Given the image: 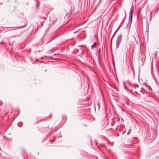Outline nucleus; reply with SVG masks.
<instances>
[{
  "mask_svg": "<svg viewBox=\"0 0 159 159\" xmlns=\"http://www.w3.org/2000/svg\"><path fill=\"white\" fill-rule=\"evenodd\" d=\"M96 45V42H95L91 46V48L93 49L94 48Z\"/></svg>",
  "mask_w": 159,
  "mask_h": 159,
  "instance_id": "nucleus-2",
  "label": "nucleus"
},
{
  "mask_svg": "<svg viewBox=\"0 0 159 159\" xmlns=\"http://www.w3.org/2000/svg\"><path fill=\"white\" fill-rule=\"evenodd\" d=\"M134 10V7L133 5H132L130 11V13H129V18L131 19L132 18V16L133 14V12Z\"/></svg>",
  "mask_w": 159,
  "mask_h": 159,
  "instance_id": "nucleus-1",
  "label": "nucleus"
},
{
  "mask_svg": "<svg viewBox=\"0 0 159 159\" xmlns=\"http://www.w3.org/2000/svg\"><path fill=\"white\" fill-rule=\"evenodd\" d=\"M55 139H56V138H54V139L53 140H52V141H51V140H50V141H51V142H53L54 141Z\"/></svg>",
  "mask_w": 159,
  "mask_h": 159,
  "instance_id": "nucleus-3",
  "label": "nucleus"
}]
</instances>
